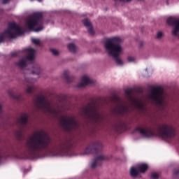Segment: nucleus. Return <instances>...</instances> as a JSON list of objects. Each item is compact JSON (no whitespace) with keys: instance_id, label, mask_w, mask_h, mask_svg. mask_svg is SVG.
Returning a JSON list of instances; mask_svg holds the SVG:
<instances>
[{"instance_id":"obj_1","label":"nucleus","mask_w":179,"mask_h":179,"mask_svg":"<svg viewBox=\"0 0 179 179\" xmlns=\"http://www.w3.org/2000/svg\"><path fill=\"white\" fill-rule=\"evenodd\" d=\"M51 145V137L45 132L34 134L26 143L28 153L33 157H37L41 152L48 150Z\"/></svg>"},{"instance_id":"obj_2","label":"nucleus","mask_w":179,"mask_h":179,"mask_svg":"<svg viewBox=\"0 0 179 179\" xmlns=\"http://www.w3.org/2000/svg\"><path fill=\"white\" fill-rule=\"evenodd\" d=\"M103 143L97 141L90 143L85 150V155H99L96 156L91 162V169H96L97 166H101L103 162L108 160V157L101 154Z\"/></svg>"},{"instance_id":"obj_3","label":"nucleus","mask_w":179,"mask_h":179,"mask_svg":"<svg viewBox=\"0 0 179 179\" xmlns=\"http://www.w3.org/2000/svg\"><path fill=\"white\" fill-rule=\"evenodd\" d=\"M121 38L113 37L109 38L105 43V48L108 51V55L113 57L117 65H124V62L120 59V55L122 51L121 48Z\"/></svg>"},{"instance_id":"obj_4","label":"nucleus","mask_w":179,"mask_h":179,"mask_svg":"<svg viewBox=\"0 0 179 179\" xmlns=\"http://www.w3.org/2000/svg\"><path fill=\"white\" fill-rule=\"evenodd\" d=\"M81 113L84 118L90 120L94 124H100L104 121V115L99 110L95 103H89L82 109Z\"/></svg>"},{"instance_id":"obj_5","label":"nucleus","mask_w":179,"mask_h":179,"mask_svg":"<svg viewBox=\"0 0 179 179\" xmlns=\"http://www.w3.org/2000/svg\"><path fill=\"white\" fill-rule=\"evenodd\" d=\"M23 31L22 28L15 22H10L8 24V28L3 33L0 34V43H3L6 37L8 38H16L17 36H22Z\"/></svg>"},{"instance_id":"obj_6","label":"nucleus","mask_w":179,"mask_h":179,"mask_svg":"<svg viewBox=\"0 0 179 179\" xmlns=\"http://www.w3.org/2000/svg\"><path fill=\"white\" fill-rule=\"evenodd\" d=\"M27 26L29 30L41 31V30H43V13H35L32 15L28 17Z\"/></svg>"},{"instance_id":"obj_7","label":"nucleus","mask_w":179,"mask_h":179,"mask_svg":"<svg viewBox=\"0 0 179 179\" xmlns=\"http://www.w3.org/2000/svg\"><path fill=\"white\" fill-rule=\"evenodd\" d=\"M60 122L65 131L68 132H71V131H78L80 127V124L74 117H71L69 119L65 117H62Z\"/></svg>"},{"instance_id":"obj_8","label":"nucleus","mask_w":179,"mask_h":179,"mask_svg":"<svg viewBox=\"0 0 179 179\" xmlns=\"http://www.w3.org/2000/svg\"><path fill=\"white\" fill-rule=\"evenodd\" d=\"M163 94H164L163 88L161 87H155L152 89L150 99L152 100V101H155L156 104L162 106L163 104Z\"/></svg>"},{"instance_id":"obj_9","label":"nucleus","mask_w":179,"mask_h":179,"mask_svg":"<svg viewBox=\"0 0 179 179\" xmlns=\"http://www.w3.org/2000/svg\"><path fill=\"white\" fill-rule=\"evenodd\" d=\"M161 136L164 138H174L176 136V130L173 126L169 124H163L159 127Z\"/></svg>"},{"instance_id":"obj_10","label":"nucleus","mask_w":179,"mask_h":179,"mask_svg":"<svg viewBox=\"0 0 179 179\" xmlns=\"http://www.w3.org/2000/svg\"><path fill=\"white\" fill-rule=\"evenodd\" d=\"M28 116L26 113L22 114L20 119L18 120L19 124L21 125V128L17 130L15 132V138L17 141H22L23 140V128H24V125L27 124Z\"/></svg>"},{"instance_id":"obj_11","label":"nucleus","mask_w":179,"mask_h":179,"mask_svg":"<svg viewBox=\"0 0 179 179\" xmlns=\"http://www.w3.org/2000/svg\"><path fill=\"white\" fill-rule=\"evenodd\" d=\"M35 106L37 110H43L45 111H50L51 110V106L45 100V97L39 96L35 99Z\"/></svg>"},{"instance_id":"obj_12","label":"nucleus","mask_w":179,"mask_h":179,"mask_svg":"<svg viewBox=\"0 0 179 179\" xmlns=\"http://www.w3.org/2000/svg\"><path fill=\"white\" fill-rule=\"evenodd\" d=\"M72 148H73V143L71 139H66L64 141H61L56 145L57 150H59V152H62L64 153H68V152H70Z\"/></svg>"},{"instance_id":"obj_13","label":"nucleus","mask_w":179,"mask_h":179,"mask_svg":"<svg viewBox=\"0 0 179 179\" xmlns=\"http://www.w3.org/2000/svg\"><path fill=\"white\" fill-rule=\"evenodd\" d=\"M166 23L169 26H174V28L172 30V34L173 36H175V37H178L179 19L174 17H169L166 20Z\"/></svg>"},{"instance_id":"obj_14","label":"nucleus","mask_w":179,"mask_h":179,"mask_svg":"<svg viewBox=\"0 0 179 179\" xmlns=\"http://www.w3.org/2000/svg\"><path fill=\"white\" fill-rule=\"evenodd\" d=\"M36 78H26L25 82L27 84V89L26 92L27 93H33L35 92V90H37V87L34 85V83H36Z\"/></svg>"},{"instance_id":"obj_15","label":"nucleus","mask_w":179,"mask_h":179,"mask_svg":"<svg viewBox=\"0 0 179 179\" xmlns=\"http://www.w3.org/2000/svg\"><path fill=\"white\" fill-rule=\"evenodd\" d=\"M135 131L139 132L144 138H150V136H155V134L152 129H145L143 127H138L135 129Z\"/></svg>"},{"instance_id":"obj_16","label":"nucleus","mask_w":179,"mask_h":179,"mask_svg":"<svg viewBox=\"0 0 179 179\" xmlns=\"http://www.w3.org/2000/svg\"><path fill=\"white\" fill-rule=\"evenodd\" d=\"M113 113H115L116 115L123 116L129 113V108L127 106L122 105L121 106H117L113 108Z\"/></svg>"},{"instance_id":"obj_17","label":"nucleus","mask_w":179,"mask_h":179,"mask_svg":"<svg viewBox=\"0 0 179 179\" xmlns=\"http://www.w3.org/2000/svg\"><path fill=\"white\" fill-rule=\"evenodd\" d=\"M93 83H94L93 80H90V78L87 76H83L81 78L80 83L77 85V87H85V86H87V85H92Z\"/></svg>"},{"instance_id":"obj_18","label":"nucleus","mask_w":179,"mask_h":179,"mask_svg":"<svg viewBox=\"0 0 179 179\" xmlns=\"http://www.w3.org/2000/svg\"><path fill=\"white\" fill-rule=\"evenodd\" d=\"M83 23L85 27L88 28V33L91 36H94V30L93 29V27L92 26V23L87 19H85L83 20Z\"/></svg>"},{"instance_id":"obj_19","label":"nucleus","mask_w":179,"mask_h":179,"mask_svg":"<svg viewBox=\"0 0 179 179\" xmlns=\"http://www.w3.org/2000/svg\"><path fill=\"white\" fill-rule=\"evenodd\" d=\"M133 104L138 111H143L145 110V105L136 99H133Z\"/></svg>"},{"instance_id":"obj_20","label":"nucleus","mask_w":179,"mask_h":179,"mask_svg":"<svg viewBox=\"0 0 179 179\" xmlns=\"http://www.w3.org/2000/svg\"><path fill=\"white\" fill-rule=\"evenodd\" d=\"M27 52L28 53L26 59L27 61H33L34 59V53L36 52V50L33 48H28L27 49Z\"/></svg>"},{"instance_id":"obj_21","label":"nucleus","mask_w":179,"mask_h":179,"mask_svg":"<svg viewBox=\"0 0 179 179\" xmlns=\"http://www.w3.org/2000/svg\"><path fill=\"white\" fill-rule=\"evenodd\" d=\"M137 168L139 173H141V174H143L146 173V171H148V169H149V166L148 165V164H141L138 165Z\"/></svg>"},{"instance_id":"obj_22","label":"nucleus","mask_w":179,"mask_h":179,"mask_svg":"<svg viewBox=\"0 0 179 179\" xmlns=\"http://www.w3.org/2000/svg\"><path fill=\"white\" fill-rule=\"evenodd\" d=\"M139 169H138L137 167L131 166L130 169V176L131 177H133V178H135L139 176Z\"/></svg>"},{"instance_id":"obj_23","label":"nucleus","mask_w":179,"mask_h":179,"mask_svg":"<svg viewBox=\"0 0 179 179\" xmlns=\"http://www.w3.org/2000/svg\"><path fill=\"white\" fill-rule=\"evenodd\" d=\"M63 78L68 83H71L73 80V76H69V71L68 70H65L63 72Z\"/></svg>"},{"instance_id":"obj_24","label":"nucleus","mask_w":179,"mask_h":179,"mask_svg":"<svg viewBox=\"0 0 179 179\" xmlns=\"http://www.w3.org/2000/svg\"><path fill=\"white\" fill-rule=\"evenodd\" d=\"M125 122L124 121H120L115 125V129L116 131H121V129H124L126 127Z\"/></svg>"},{"instance_id":"obj_25","label":"nucleus","mask_w":179,"mask_h":179,"mask_svg":"<svg viewBox=\"0 0 179 179\" xmlns=\"http://www.w3.org/2000/svg\"><path fill=\"white\" fill-rule=\"evenodd\" d=\"M34 69L32 73H35L36 75H40L41 73V67H40V65L34 64Z\"/></svg>"},{"instance_id":"obj_26","label":"nucleus","mask_w":179,"mask_h":179,"mask_svg":"<svg viewBox=\"0 0 179 179\" xmlns=\"http://www.w3.org/2000/svg\"><path fill=\"white\" fill-rule=\"evenodd\" d=\"M16 64L17 66H19V68H21V69L26 68L27 66L26 59H22L18 62H17Z\"/></svg>"},{"instance_id":"obj_27","label":"nucleus","mask_w":179,"mask_h":179,"mask_svg":"<svg viewBox=\"0 0 179 179\" xmlns=\"http://www.w3.org/2000/svg\"><path fill=\"white\" fill-rule=\"evenodd\" d=\"M8 93L10 97H12V99H14V100H17V101H20V100L23 99V96H22V94L15 95L13 94V93L10 92H9Z\"/></svg>"},{"instance_id":"obj_28","label":"nucleus","mask_w":179,"mask_h":179,"mask_svg":"<svg viewBox=\"0 0 179 179\" xmlns=\"http://www.w3.org/2000/svg\"><path fill=\"white\" fill-rule=\"evenodd\" d=\"M69 50L71 52H76V46L73 43H70L68 45Z\"/></svg>"},{"instance_id":"obj_29","label":"nucleus","mask_w":179,"mask_h":179,"mask_svg":"<svg viewBox=\"0 0 179 179\" xmlns=\"http://www.w3.org/2000/svg\"><path fill=\"white\" fill-rule=\"evenodd\" d=\"M134 90L132 89L125 90V94L127 96L129 97V99H132V92Z\"/></svg>"},{"instance_id":"obj_30","label":"nucleus","mask_w":179,"mask_h":179,"mask_svg":"<svg viewBox=\"0 0 179 179\" xmlns=\"http://www.w3.org/2000/svg\"><path fill=\"white\" fill-rule=\"evenodd\" d=\"M111 100L113 101V103H120V101H121V99L117 95H113L111 98Z\"/></svg>"},{"instance_id":"obj_31","label":"nucleus","mask_w":179,"mask_h":179,"mask_svg":"<svg viewBox=\"0 0 179 179\" xmlns=\"http://www.w3.org/2000/svg\"><path fill=\"white\" fill-rule=\"evenodd\" d=\"M31 41L33 44H35V45H40V40L37 38H31Z\"/></svg>"},{"instance_id":"obj_32","label":"nucleus","mask_w":179,"mask_h":179,"mask_svg":"<svg viewBox=\"0 0 179 179\" xmlns=\"http://www.w3.org/2000/svg\"><path fill=\"white\" fill-rule=\"evenodd\" d=\"M150 178L151 179H159V174L157 173H152Z\"/></svg>"},{"instance_id":"obj_33","label":"nucleus","mask_w":179,"mask_h":179,"mask_svg":"<svg viewBox=\"0 0 179 179\" xmlns=\"http://www.w3.org/2000/svg\"><path fill=\"white\" fill-rule=\"evenodd\" d=\"M50 52H52V54L53 55H58L59 52L58 50H55V49H50Z\"/></svg>"},{"instance_id":"obj_34","label":"nucleus","mask_w":179,"mask_h":179,"mask_svg":"<svg viewBox=\"0 0 179 179\" xmlns=\"http://www.w3.org/2000/svg\"><path fill=\"white\" fill-rule=\"evenodd\" d=\"M127 61H128V62H135V57L129 56L127 57Z\"/></svg>"},{"instance_id":"obj_35","label":"nucleus","mask_w":179,"mask_h":179,"mask_svg":"<svg viewBox=\"0 0 179 179\" xmlns=\"http://www.w3.org/2000/svg\"><path fill=\"white\" fill-rule=\"evenodd\" d=\"M163 37V33L162 31H159L157 34V38H162Z\"/></svg>"},{"instance_id":"obj_36","label":"nucleus","mask_w":179,"mask_h":179,"mask_svg":"<svg viewBox=\"0 0 179 179\" xmlns=\"http://www.w3.org/2000/svg\"><path fill=\"white\" fill-rule=\"evenodd\" d=\"M173 174H174V176H178V174H179V169H174Z\"/></svg>"},{"instance_id":"obj_37","label":"nucleus","mask_w":179,"mask_h":179,"mask_svg":"<svg viewBox=\"0 0 179 179\" xmlns=\"http://www.w3.org/2000/svg\"><path fill=\"white\" fill-rule=\"evenodd\" d=\"M18 52H14L11 53V57H17L18 55Z\"/></svg>"},{"instance_id":"obj_38","label":"nucleus","mask_w":179,"mask_h":179,"mask_svg":"<svg viewBox=\"0 0 179 179\" xmlns=\"http://www.w3.org/2000/svg\"><path fill=\"white\" fill-rule=\"evenodd\" d=\"M8 2H9V0H2V3L3 5H6V3H8Z\"/></svg>"},{"instance_id":"obj_39","label":"nucleus","mask_w":179,"mask_h":179,"mask_svg":"<svg viewBox=\"0 0 179 179\" xmlns=\"http://www.w3.org/2000/svg\"><path fill=\"white\" fill-rule=\"evenodd\" d=\"M2 115V106L0 105V117Z\"/></svg>"},{"instance_id":"obj_40","label":"nucleus","mask_w":179,"mask_h":179,"mask_svg":"<svg viewBox=\"0 0 179 179\" xmlns=\"http://www.w3.org/2000/svg\"><path fill=\"white\" fill-rule=\"evenodd\" d=\"M140 46H141V47H142V42H141V43H140Z\"/></svg>"},{"instance_id":"obj_41","label":"nucleus","mask_w":179,"mask_h":179,"mask_svg":"<svg viewBox=\"0 0 179 179\" xmlns=\"http://www.w3.org/2000/svg\"><path fill=\"white\" fill-rule=\"evenodd\" d=\"M38 2H41V0H38Z\"/></svg>"},{"instance_id":"obj_42","label":"nucleus","mask_w":179,"mask_h":179,"mask_svg":"<svg viewBox=\"0 0 179 179\" xmlns=\"http://www.w3.org/2000/svg\"><path fill=\"white\" fill-rule=\"evenodd\" d=\"M138 1H142V0H138Z\"/></svg>"}]
</instances>
